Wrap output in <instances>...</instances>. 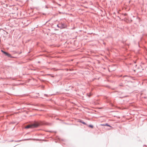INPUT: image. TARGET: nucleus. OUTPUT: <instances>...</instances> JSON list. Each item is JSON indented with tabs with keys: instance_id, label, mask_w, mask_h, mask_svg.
Instances as JSON below:
<instances>
[{
	"instance_id": "f257e3e1",
	"label": "nucleus",
	"mask_w": 147,
	"mask_h": 147,
	"mask_svg": "<svg viewBox=\"0 0 147 147\" xmlns=\"http://www.w3.org/2000/svg\"><path fill=\"white\" fill-rule=\"evenodd\" d=\"M39 124L37 123H34L32 124L28 125L25 127L26 129L32 128L36 127L38 126Z\"/></svg>"
},
{
	"instance_id": "f03ea898",
	"label": "nucleus",
	"mask_w": 147,
	"mask_h": 147,
	"mask_svg": "<svg viewBox=\"0 0 147 147\" xmlns=\"http://www.w3.org/2000/svg\"><path fill=\"white\" fill-rule=\"evenodd\" d=\"M5 54L6 55L8 56L9 57H10V56H11V55L9 54L8 53H7V52H6V53Z\"/></svg>"
},
{
	"instance_id": "7ed1b4c3",
	"label": "nucleus",
	"mask_w": 147,
	"mask_h": 147,
	"mask_svg": "<svg viewBox=\"0 0 147 147\" xmlns=\"http://www.w3.org/2000/svg\"><path fill=\"white\" fill-rule=\"evenodd\" d=\"M88 126L91 128H93V126L92 125H88Z\"/></svg>"
},
{
	"instance_id": "20e7f679",
	"label": "nucleus",
	"mask_w": 147,
	"mask_h": 147,
	"mask_svg": "<svg viewBox=\"0 0 147 147\" xmlns=\"http://www.w3.org/2000/svg\"><path fill=\"white\" fill-rule=\"evenodd\" d=\"M105 126H109V127H111V126L110 125H108V124H105Z\"/></svg>"
},
{
	"instance_id": "39448f33",
	"label": "nucleus",
	"mask_w": 147,
	"mask_h": 147,
	"mask_svg": "<svg viewBox=\"0 0 147 147\" xmlns=\"http://www.w3.org/2000/svg\"><path fill=\"white\" fill-rule=\"evenodd\" d=\"M1 51L5 54L6 53V52L3 51V50H1Z\"/></svg>"
},
{
	"instance_id": "423d86ee",
	"label": "nucleus",
	"mask_w": 147,
	"mask_h": 147,
	"mask_svg": "<svg viewBox=\"0 0 147 147\" xmlns=\"http://www.w3.org/2000/svg\"><path fill=\"white\" fill-rule=\"evenodd\" d=\"M82 123L85 124V125H86V124L84 122H82Z\"/></svg>"
},
{
	"instance_id": "0eeeda50",
	"label": "nucleus",
	"mask_w": 147,
	"mask_h": 147,
	"mask_svg": "<svg viewBox=\"0 0 147 147\" xmlns=\"http://www.w3.org/2000/svg\"><path fill=\"white\" fill-rule=\"evenodd\" d=\"M101 125H102V126H105V124H101Z\"/></svg>"
},
{
	"instance_id": "6e6552de",
	"label": "nucleus",
	"mask_w": 147,
	"mask_h": 147,
	"mask_svg": "<svg viewBox=\"0 0 147 147\" xmlns=\"http://www.w3.org/2000/svg\"><path fill=\"white\" fill-rule=\"evenodd\" d=\"M80 122L82 123V121H80Z\"/></svg>"
}]
</instances>
